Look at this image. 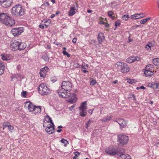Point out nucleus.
<instances>
[{"instance_id":"f257e3e1","label":"nucleus","mask_w":159,"mask_h":159,"mask_svg":"<svg viewBox=\"0 0 159 159\" xmlns=\"http://www.w3.org/2000/svg\"><path fill=\"white\" fill-rule=\"evenodd\" d=\"M68 91L62 88L57 91L59 96L61 98H67L69 97L68 102L71 103H74L76 101V95L73 93L71 96L68 94Z\"/></svg>"},{"instance_id":"f03ea898","label":"nucleus","mask_w":159,"mask_h":159,"mask_svg":"<svg viewBox=\"0 0 159 159\" xmlns=\"http://www.w3.org/2000/svg\"><path fill=\"white\" fill-rule=\"evenodd\" d=\"M11 13L13 16L17 17L23 16L25 12L21 6L20 4H17L12 8Z\"/></svg>"},{"instance_id":"7ed1b4c3","label":"nucleus","mask_w":159,"mask_h":159,"mask_svg":"<svg viewBox=\"0 0 159 159\" xmlns=\"http://www.w3.org/2000/svg\"><path fill=\"white\" fill-rule=\"evenodd\" d=\"M38 90L39 93L42 95L49 94L51 91L49 86L46 84L43 83H42L39 85Z\"/></svg>"},{"instance_id":"20e7f679","label":"nucleus","mask_w":159,"mask_h":159,"mask_svg":"<svg viewBox=\"0 0 159 159\" xmlns=\"http://www.w3.org/2000/svg\"><path fill=\"white\" fill-rule=\"evenodd\" d=\"M121 151H124V150L122 148H107L106 150V152L107 154L110 155H117L119 156Z\"/></svg>"},{"instance_id":"39448f33","label":"nucleus","mask_w":159,"mask_h":159,"mask_svg":"<svg viewBox=\"0 0 159 159\" xmlns=\"http://www.w3.org/2000/svg\"><path fill=\"white\" fill-rule=\"evenodd\" d=\"M117 68H118L120 71L123 73L128 72L130 69L126 63L123 62H118L116 65Z\"/></svg>"},{"instance_id":"423d86ee","label":"nucleus","mask_w":159,"mask_h":159,"mask_svg":"<svg viewBox=\"0 0 159 159\" xmlns=\"http://www.w3.org/2000/svg\"><path fill=\"white\" fill-rule=\"evenodd\" d=\"M87 101H85L82 102L79 107L80 111L79 115L81 117H84L87 115V107L86 106Z\"/></svg>"},{"instance_id":"0eeeda50","label":"nucleus","mask_w":159,"mask_h":159,"mask_svg":"<svg viewBox=\"0 0 159 159\" xmlns=\"http://www.w3.org/2000/svg\"><path fill=\"white\" fill-rule=\"evenodd\" d=\"M117 141L121 145L127 143L129 141V137L124 134H120L117 135Z\"/></svg>"},{"instance_id":"6e6552de","label":"nucleus","mask_w":159,"mask_h":159,"mask_svg":"<svg viewBox=\"0 0 159 159\" xmlns=\"http://www.w3.org/2000/svg\"><path fill=\"white\" fill-rule=\"evenodd\" d=\"M72 86V83L70 80L63 81L61 83V87L68 92H70L71 90Z\"/></svg>"},{"instance_id":"1a4fd4ad","label":"nucleus","mask_w":159,"mask_h":159,"mask_svg":"<svg viewBox=\"0 0 159 159\" xmlns=\"http://www.w3.org/2000/svg\"><path fill=\"white\" fill-rule=\"evenodd\" d=\"M52 126H47V125L46 123H43V127L45 128V130L46 132L49 134H52L54 132V125L53 123L50 124Z\"/></svg>"},{"instance_id":"9d476101","label":"nucleus","mask_w":159,"mask_h":159,"mask_svg":"<svg viewBox=\"0 0 159 159\" xmlns=\"http://www.w3.org/2000/svg\"><path fill=\"white\" fill-rule=\"evenodd\" d=\"M13 2L12 0H0V5L5 8L10 7Z\"/></svg>"},{"instance_id":"9b49d317","label":"nucleus","mask_w":159,"mask_h":159,"mask_svg":"<svg viewBox=\"0 0 159 159\" xmlns=\"http://www.w3.org/2000/svg\"><path fill=\"white\" fill-rule=\"evenodd\" d=\"M23 30L22 27L16 28L13 29L11 32L13 35L15 36L20 35L24 31Z\"/></svg>"},{"instance_id":"f8f14e48","label":"nucleus","mask_w":159,"mask_h":159,"mask_svg":"<svg viewBox=\"0 0 159 159\" xmlns=\"http://www.w3.org/2000/svg\"><path fill=\"white\" fill-rule=\"evenodd\" d=\"M25 106L29 112L33 113L35 105H34L30 102H26L25 103Z\"/></svg>"},{"instance_id":"ddd939ff","label":"nucleus","mask_w":159,"mask_h":159,"mask_svg":"<svg viewBox=\"0 0 159 159\" xmlns=\"http://www.w3.org/2000/svg\"><path fill=\"white\" fill-rule=\"evenodd\" d=\"M4 24L7 26H11L15 25V21L11 17L9 16L8 18H7Z\"/></svg>"},{"instance_id":"4468645a","label":"nucleus","mask_w":159,"mask_h":159,"mask_svg":"<svg viewBox=\"0 0 159 159\" xmlns=\"http://www.w3.org/2000/svg\"><path fill=\"white\" fill-rule=\"evenodd\" d=\"M49 70V69L47 66H45L40 69L39 72L40 77L45 78Z\"/></svg>"},{"instance_id":"2eb2a0df","label":"nucleus","mask_w":159,"mask_h":159,"mask_svg":"<svg viewBox=\"0 0 159 159\" xmlns=\"http://www.w3.org/2000/svg\"><path fill=\"white\" fill-rule=\"evenodd\" d=\"M75 6L77 7V4L75 2L73 5H71L70 10L68 12V15L69 16H72L74 15L75 13L76 8Z\"/></svg>"},{"instance_id":"dca6fc26","label":"nucleus","mask_w":159,"mask_h":159,"mask_svg":"<svg viewBox=\"0 0 159 159\" xmlns=\"http://www.w3.org/2000/svg\"><path fill=\"white\" fill-rule=\"evenodd\" d=\"M135 61H140V58L137 56L131 57H128L126 60V61L129 63H131Z\"/></svg>"},{"instance_id":"f3484780","label":"nucleus","mask_w":159,"mask_h":159,"mask_svg":"<svg viewBox=\"0 0 159 159\" xmlns=\"http://www.w3.org/2000/svg\"><path fill=\"white\" fill-rule=\"evenodd\" d=\"M115 121L118 123L121 129L125 128L126 126V122L122 119H119Z\"/></svg>"},{"instance_id":"a211bd4d","label":"nucleus","mask_w":159,"mask_h":159,"mask_svg":"<svg viewBox=\"0 0 159 159\" xmlns=\"http://www.w3.org/2000/svg\"><path fill=\"white\" fill-rule=\"evenodd\" d=\"M19 41H15L14 42L11 43L10 45V48L13 51H16L18 49V46L19 44Z\"/></svg>"},{"instance_id":"6ab92c4d","label":"nucleus","mask_w":159,"mask_h":159,"mask_svg":"<svg viewBox=\"0 0 159 159\" xmlns=\"http://www.w3.org/2000/svg\"><path fill=\"white\" fill-rule=\"evenodd\" d=\"M8 16H9L5 13H0V21L3 24H4L7 18H8Z\"/></svg>"},{"instance_id":"aec40b11","label":"nucleus","mask_w":159,"mask_h":159,"mask_svg":"<svg viewBox=\"0 0 159 159\" xmlns=\"http://www.w3.org/2000/svg\"><path fill=\"white\" fill-rule=\"evenodd\" d=\"M124 152L121 151L119 156V159H132L130 156L124 154Z\"/></svg>"},{"instance_id":"412c9836","label":"nucleus","mask_w":159,"mask_h":159,"mask_svg":"<svg viewBox=\"0 0 159 159\" xmlns=\"http://www.w3.org/2000/svg\"><path fill=\"white\" fill-rule=\"evenodd\" d=\"M105 39V36L102 33L98 34V43L101 44Z\"/></svg>"},{"instance_id":"4be33fe9","label":"nucleus","mask_w":159,"mask_h":159,"mask_svg":"<svg viewBox=\"0 0 159 159\" xmlns=\"http://www.w3.org/2000/svg\"><path fill=\"white\" fill-rule=\"evenodd\" d=\"M19 44L18 48V50H21L24 49L26 47V44L23 42L19 41Z\"/></svg>"},{"instance_id":"5701e85b","label":"nucleus","mask_w":159,"mask_h":159,"mask_svg":"<svg viewBox=\"0 0 159 159\" xmlns=\"http://www.w3.org/2000/svg\"><path fill=\"white\" fill-rule=\"evenodd\" d=\"M34 110L33 111V114H37L39 113L41 111V106H36L34 107Z\"/></svg>"},{"instance_id":"b1692460","label":"nucleus","mask_w":159,"mask_h":159,"mask_svg":"<svg viewBox=\"0 0 159 159\" xmlns=\"http://www.w3.org/2000/svg\"><path fill=\"white\" fill-rule=\"evenodd\" d=\"M144 72L146 76H151L153 74V71H151L150 70L148 69H145V70Z\"/></svg>"},{"instance_id":"393cba45","label":"nucleus","mask_w":159,"mask_h":159,"mask_svg":"<svg viewBox=\"0 0 159 159\" xmlns=\"http://www.w3.org/2000/svg\"><path fill=\"white\" fill-rule=\"evenodd\" d=\"M51 21L50 20L44 19L42 21V23L43 25H44L47 28L49 26Z\"/></svg>"},{"instance_id":"a878e982","label":"nucleus","mask_w":159,"mask_h":159,"mask_svg":"<svg viewBox=\"0 0 159 159\" xmlns=\"http://www.w3.org/2000/svg\"><path fill=\"white\" fill-rule=\"evenodd\" d=\"M111 116H107L105 118L101 119L100 120L102 122H107L110 120L111 119Z\"/></svg>"},{"instance_id":"bb28decb","label":"nucleus","mask_w":159,"mask_h":159,"mask_svg":"<svg viewBox=\"0 0 159 159\" xmlns=\"http://www.w3.org/2000/svg\"><path fill=\"white\" fill-rule=\"evenodd\" d=\"M41 58L45 62H47L49 60V57L47 54L46 53H44L42 56Z\"/></svg>"},{"instance_id":"cd10ccee","label":"nucleus","mask_w":159,"mask_h":159,"mask_svg":"<svg viewBox=\"0 0 159 159\" xmlns=\"http://www.w3.org/2000/svg\"><path fill=\"white\" fill-rule=\"evenodd\" d=\"M14 77L19 80H20L23 78V76L20 74H17L15 75Z\"/></svg>"},{"instance_id":"c85d7f7f","label":"nucleus","mask_w":159,"mask_h":159,"mask_svg":"<svg viewBox=\"0 0 159 159\" xmlns=\"http://www.w3.org/2000/svg\"><path fill=\"white\" fill-rule=\"evenodd\" d=\"M153 64L157 66H159V58L153 59L152 61Z\"/></svg>"},{"instance_id":"c756f323","label":"nucleus","mask_w":159,"mask_h":159,"mask_svg":"<svg viewBox=\"0 0 159 159\" xmlns=\"http://www.w3.org/2000/svg\"><path fill=\"white\" fill-rule=\"evenodd\" d=\"M138 14H135L130 16V18L132 20H136L139 18Z\"/></svg>"},{"instance_id":"7c9ffc66","label":"nucleus","mask_w":159,"mask_h":159,"mask_svg":"<svg viewBox=\"0 0 159 159\" xmlns=\"http://www.w3.org/2000/svg\"><path fill=\"white\" fill-rule=\"evenodd\" d=\"M46 119V120L44 121H47L48 122H50L51 124H52V123H53L52 121V120L51 118V117H50L49 116H47L45 117Z\"/></svg>"},{"instance_id":"2f4dec72","label":"nucleus","mask_w":159,"mask_h":159,"mask_svg":"<svg viewBox=\"0 0 159 159\" xmlns=\"http://www.w3.org/2000/svg\"><path fill=\"white\" fill-rule=\"evenodd\" d=\"M150 19V18L148 17L145 18V19H143L141 20L140 21V24H144L146 22L148 21Z\"/></svg>"},{"instance_id":"473e14b6","label":"nucleus","mask_w":159,"mask_h":159,"mask_svg":"<svg viewBox=\"0 0 159 159\" xmlns=\"http://www.w3.org/2000/svg\"><path fill=\"white\" fill-rule=\"evenodd\" d=\"M61 142L63 143L64 144V146H66L69 143L66 140L64 139H62Z\"/></svg>"},{"instance_id":"72a5a7b5","label":"nucleus","mask_w":159,"mask_h":159,"mask_svg":"<svg viewBox=\"0 0 159 159\" xmlns=\"http://www.w3.org/2000/svg\"><path fill=\"white\" fill-rule=\"evenodd\" d=\"M10 125L9 122H4V123H3V129H4L6 127H7L8 128Z\"/></svg>"},{"instance_id":"f704fd0d","label":"nucleus","mask_w":159,"mask_h":159,"mask_svg":"<svg viewBox=\"0 0 159 159\" xmlns=\"http://www.w3.org/2000/svg\"><path fill=\"white\" fill-rule=\"evenodd\" d=\"M159 84L154 83L153 84H151V87L153 89H155L158 88Z\"/></svg>"},{"instance_id":"c9c22d12","label":"nucleus","mask_w":159,"mask_h":159,"mask_svg":"<svg viewBox=\"0 0 159 159\" xmlns=\"http://www.w3.org/2000/svg\"><path fill=\"white\" fill-rule=\"evenodd\" d=\"M153 68V66L151 64L148 65L146 66L145 67V69H148L150 70L151 69H152Z\"/></svg>"},{"instance_id":"e433bc0d","label":"nucleus","mask_w":159,"mask_h":159,"mask_svg":"<svg viewBox=\"0 0 159 159\" xmlns=\"http://www.w3.org/2000/svg\"><path fill=\"white\" fill-rule=\"evenodd\" d=\"M123 19L125 20H127L129 18V16L127 15H125L122 16Z\"/></svg>"},{"instance_id":"4c0bfd02","label":"nucleus","mask_w":159,"mask_h":159,"mask_svg":"<svg viewBox=\"0 0 159 159\" xmlns=\"http://www.w3.org/2000/svg\"><path fill=\"white\" fill-rule=\"evenodd\" d=\"M92 122L93 121L92 120H88L86 123L85 128L86 129H88L89 127V125L90 123Z\"/></svg>"},{"instance_id":"58836bf2","label":"nucleus","mask_w":159,"mask_h":159,"mask_svg":"<svg viewBox=\"0 0 159 159\" xmlns=\"http://www.w3.org/2000/svg\"><path fill=\"white\" fill-rule=\"evenodd\" d=\"M97 83L96 81L95 80H92L90 82V85L92 86L94 85L95 84Z\"/></svg>"},{"instance_id":"ea45409f","label":"nucleus","mask_w":159,"mask_h":159,"mask_svg":"<svg viewBox=\"0 0 159 159\" xmlns=\"http://www.w3.org/2000/svg\"><path fill=\"white\" fill-rule=\"evenodd\" d=\"M62 53L65 56H66L67 57H70V54L66 51H63Z\"/></svg>"},{"instance_id":"a19ab883","label":"nucleus","mask_w":159,"mask_h":159,"mask_svg":"<svg viewBox=\"0 0 159 159\" xmlns=\"http://www.w3.org/2000/svg\"><path fill=\"white\" fill-rule=\"evenodd\" d=\"M121 22L120 20H117L116 21L115 23V25L116 27L119 26Z\"/></svg>"},{"instance_id":"79ce46f5","label":"nucleus","mask_w":159,"mask_h":159,"mask_svg":"<svg viewBox=\"0 0 159 159\" xmlns=\"http://www.w3.org/2000/svg\"><path fill=\"white\" fill-rule=\"evenodd\" d=\"M151 44V43H148L146 45V48L147 50L150 49V48L151 47V46L150 45Z\"/></svg>"},{"instance_id":"37998d69","label":"nucleus","mask_w":159,"mask_h":159,"mask_svg":"<svg viewBox=\"0 0 159 159\" xmlns=\"http://www.w3.org/2000/svg\"><path fill=\"white\" fill-rule=\"evenodd\" d=\"M21 94L23 97H25L26 96L27 92L26 91H24L21 92Z\"/></svg>"},{"instance_id":"c03bdc74","label":"nucleus","mask_w":159,"mask_h":159,"mask_svg":"<svg viewBox=\"0 0 159 159\" xmlns=\"http://www.w3.org/2000/svg\"><path fill=\"white\" fill-rule=\"evenodd\" d=\"M1 56L2 57V58L3 60L7 61L8 60L7 57H6L5 55H4L3 54H2L1 55Z\"/></svg>"},{"instance_id":"a18cd8bd","label":"nucleus","mask_w":159,"mask_h":159,"mask_svg":"<svg viewBox=\"0 0 159 159\" xmlns=\"http://www.w3.org/2000/svg\"><path fill=\"white\" fill-rule=\"evenodd\" d=\"M113 14V13L112 11H109L108 12V16L111 18H112Z\"/></svg>"},{"instance_id":"49530a36","label":"nucleus","mask_w":159,"mask_h":159,"mask_svg":"<svg viewBox=\"0 0 159 159\" xmlns=\"http://www.w3.org/2000/svg\"><path fill=\"white\" fill-rule=\"evenodd\" d=\"M8 129L11 132H12V130H14V127L12 126L11 125L9 126L8 128Z\"/></svg>"},{"instance_id":"de8ad7c7","label":"nucleus","mask_w":159,"mask_h":159,"mask_svg":"<svg viewBox=\"0 0 159 159\" xmlns=\"http://www.w3.org/2000/svg\"><path fill=\"white\" fill-rule=\"evenodd\" d=\"M0 67L1 68V69L4 70L5 68V66L4 65V64L3 62H0Z\"/></svg>"},{"instance_id":"09e8293b","label":"nucleus","mask_w":159,"mask_h":159,"mask_svg":"<svg viewBox=\"0 0 159 159\" xmlns=\"http://www.w3.org/2000/svg\"><path fill=\"white\" fill-rule=\"evenodd\" d=\"M73 66L76 68H79L80 67V66L78 63H75L73 65Z\"/></svg>"},{"instance_id":"8fccbe9b","label":"nucleus","mask_w":159,"mask_h":159,"mask_svg":"<svg viewBox=\"0 0 159 159\" xmlns=\"http://www.w3.org/2000/svg\"><path fill=\"white\" fill-rule=\"evenodd\" d=\"M88 66L87 64H85L84 65L83 64L82 65V67L83 69H87V68Z\"/></svg>"},{"instance_id":"3c124183","label":"nucleus","mask_w":159,"mask_h":159,"mask_svg":"<svg viewBox=\"0 0 159 159\" xmlns=\"http://www.w3.org/2000/svg\"><path fill=\"white\" fill-rule=\"evenodd\" d=\"M94 109H91L88 110V112L91 115H92L93 113V111Z\"/></svg>"},{"instance_id":"603ef678","label":"nucleus","mask_w":159,"mask_h":159,"mask_svg":"<svg viewBox=\"0 0 159 159\" xmlns=\"http://www.w3.org/2000/svg\"><path fill=\"white\" fill-rule=\"evenodd\" d=\"M75 107V105H73L70 107H69V109L70 111H72Z\"/></svg>"},{"instance_id":"864d4df0","label":"nucleus","mask_w":159,"mask_h":159,"mask_svg":"<svg viewBox=\"0 0 159 159\" xmlns=\"http://www.w3.org/2000/svg\"><path fill=\"white\" fill-rule=\"evenodd\" d=\"M80 155V153L79 152H75V156L74 157H76L77 158V157Z\"/></svg>"},{"instance_id":"5fc2aeb1","label":"nucleus","mask_w":159,"mask_h":159,"mask_svg":"<svg viewBox=\"0 0 159 159\" xmlns=\"http://www.w3.org/2000/svg\"><path fill=\"white\" fill-rule=\"evenodd\" d=\"M76 41H77V39L75 38H74L72 40L73 43H76Z\"/></svg>"},{"instance_id":"6e6d98bb","label":"nucleus","mask_w":159,"mask_h":159,"mask_svg":"<svg viewBox=\"0 0 159 159\" xmlns=\"http://www.w3.org/2000/svg\"><path fill=\"white\" fill-rule=\"evenodd\" d=\"M44 5L45 6L48 7L49 6V3L48 2H44Z\"/></svg>"},{"instance_id":"4d7b16f0","label":"nucleus","mask_w":159,"mask_h":159,"mask_svg":"<svg viewBox=\"0 0 159 159\" xmlns=\"http://www.w3.org/2000/svg\"><path fill=\"white\" fill-rule=\"evenodd\" d=\"M138 15L139 16V17H139V18H142L144 17L143 14L142 13L138 14Z\"/></svg>"},{"instance_id":"13d9d810","label":"nucleus","mask_w":159,"mask_h":159,"mask_svg":"<svg viewBox=\"0 0 159 159\" xmlns=\"http://www.w3.org/2000/svg\"><path fill=\"white\" fill-rule=\"evenodd\" d=\"M4 70H2L1 69H0V75H2V74L4 73Z\"/></svg>"},{"instance_id":"bf43d9fd","label":"nucleus","mask_w":159,"mask_h":159,"mask_svg":"<svg viewBox=\"0 0 159 159\" xmlns=\"http://www.w3.org/2000/svg\"><path fill=\"white\" fill-rule=\"evenodd\" d=\"M43 123H46L47 125V126H52V125H50V124H52L50 122H48L47 121H44Z\"/></svg>"},{"instance_id":"052dcab7","label":"nucleus","mask_w":159,"mask_h":159,"mask_svg":"<svg viewBox=\"0 0 159 159\" xmlns=\"http://www.w3.org/2000/svg\"><path fill=\"white\" fill-rule=\"evenodd\" d=\"M39 27L40 28H41L42 29H43L44 28L43 25H39Z\"/></svg>"},{"instance_id":"680f3d73","label":"nucleus","mask_w":159,"mask_h":159,"mask_svg":"<svg viewBox=\"0 0 159 159\" xmlns=\"http://www.w3.org/2000/svg\"><path fill=\"white\" fill-rule=\"evenodd\" d=\"M140 89H145V87L143 86H141L140 87Z\"/></svg>"},{"instance_id":"e2e57ef3","label":"nucleus","mask_w":159,"mask_h":159,"mask_svg":"<svg viewBox=\"0 0 159 159\" xmlns=\"http://www.w3.org/2000/svg\"><path fill=\"white\" fill-rule=\"evenodd\" d=\"M55 15L54 14L50 16L51 18L52 19L53 18L55 17Z\"/></svg>"},{"instance_id":"0e129e2a","label":"nucleus","mask_w":159,"mask_h":159,"mask_svg":"<svg viewBox=\"0 0 159 159\" xmlns=\"http://www.w3.org/2000/svg\"><path fill=\"white\" fill-rule=\"evenodd\" d=\"M82 71L84 73H86L88 72V71L85 69H84V70L82 69Z\"/></svg>"},{"instance_id":"69168bd1","label":"nucleus","mask_w":159,"mask_h":159,"mask_svg":"<svg viewBox=\"0 0 159 159\" xmlns=\"http://www.w3.org/2000/svg\"><path fill=\"white\" fill-rule=\"evenodd\" d=\"M117 82H118L117 80H115L114 81H113L112 82L114 84H116Z\"/></svg>"},{"instance_id":"338daca9","label":"nucleus","mask_w":159,"mask_h":159,"mask_svg":"<svg viewBox=\"0 0 159 159\" xmlns=\"http://www.w3.org/2000/svg\"><path fill=\"white\" fill-rule=\"evenodd\" d=\"M87 12L89 13H90L92 12H93V11L91 10H87Z\"/></svg>"},{"instance_id":"774afa93","label":"nucleus","mask_w":159,"mask_h":159,"mask_svg":"<svg viewBox=\"0 0 159 159\" xmlns=\"http://www.w3.org/2000/svg\"><path fill=\"white\" fill-rule=\"evenodd\" d=\"M62 131V129H59L57 130V132H58V133H60Z\"/></svg>"}]
</instances>
